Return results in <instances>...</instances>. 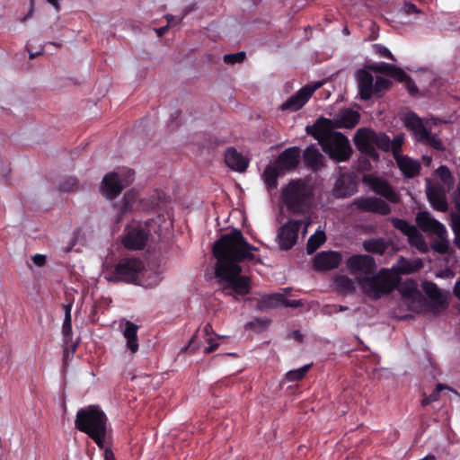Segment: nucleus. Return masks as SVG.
<instances>
[{
  "instance_id": "f257e3e1",
  "label": "nucleus",
  "mask_w": 460,
  "mask_h": 460,
  "mask_svg": "<svg viewBox=\"0 0 460 460\" xmlns=\"http://www.w3.org/2000/svg\"><path fill=\"white\" fill-rule=\"evenodd\" d=\"M259 248L253 246L244 238L241 230L234 228L230 233L223 234L214 244L213 253L217 259L215 267L216 277L224 282L222 292L235 299L248 295L251 291V280L247 276L241 275L240 263L255 259L252 252Z\"/></svg>"
},
{
  "instance_id": "f03ea898",
  "label": "nucleus",
  "mask_w": 460,
  "mask_h": 460,
  "mask_svg": "<svg viewBox=\"0 0 460 460\" xmlns=\"http://www.w3.org/2000/svg\"><path fill=\"white\" fill-rule=\"evenodd\" d=\"M330 119L320 117L313 125H308L305 131L321 145L323 152L337 163L349 159L352 148L348 137L339 131H334Z\"/></svg>"
},
{
  "instance_id": "7ed1b4c3",
  "label": "nucleus",
  "mask_w": 460,
  "mask_h": 460,
  "mask_svg": "<svg viewBox=\"0 0 460 460\" xmlns=\"http://www.w3.org/2000/svg\"><path fill=\"white\" fill-rule=\"evenodd\" d=\"M75 428L86 434L102 449L108 433V418L99 405H88L77 411Z\"/></svg>"
},
{
  "instance_id": "20e7f679",
  "label": "nucleus",
  "mask_w": 460,
  "mask_h": 460,
  "mask_svg": "<svg viewBox=\"0 0 460 460\" xmlns=\"http://www.w3.org/2000/svg\"><path fill=\"white\" fill-rule=\"evenodd\" d=\"M314 190L304 179L291 180L281 191V199L292 214H304L311 208Z\"/></svg>"
},
{
  "instance_id": "39448f33",
  "label": "nucleus",
  "mask_w": 460,
  "mask_h": 460,
  "mask_svg": "<svg viewBox=\"0 0 460 460\" xmlns=\"http://www.w3.org/2000/svg\"><path fill=\"white\" fill-rule=\"evenodd\" d=\"M400 277L396 272L383 268L373 276H365L358 279V283L364 294L373 300L392 293L400 282Z\"/></svg>"
},
{
  "instance_id": "423d86ee",
  "label": "nucleus",
  "mask_w": 460,
  "mask_h": 460,
  "mask_svg": "<svg viewBox=\"0 0 460 460\" xmlns=\"http://www.w3.org/2000/svg\"><path fill=\"white\" fill-rule=\"evenodd\" d=\"M353 140L357 149L374 161L379 159L376 147L385 152H389L391 147V139L386 134L367 128L358 129Z\"/></svg>"
},
{
  "instance_id": "0eeeda50",
  "label": "nucleus",
  "mask_w": 460,
  "mask_h": 460,
  "mask_svg": "<svg viewBox=\"0 0 460 460\" xmlns=\"http://www.w3.org/2000/svg\"><path fill=\"white\" fill-rule=\"evenodd\" d=\"M404 124L407 128L412 131L417 141L422 142L438 151L445 150L441 139L425 127L423 121L416 113L409 112L405 116Z\"/></svg>"
},
{
  "instance_id": "6e6552de",
  "label": "nucleus",
  "mask_w": 460,
  "mask_h": 460,
  "mask_svg": "<svg viewBox=\"0 0 460 460\" xmlns=\"http://www.w3.org/2000/svg\"><path fill=\"white\" fill-rule=\"evenodd\" d=\"M144 270L143 261L136 257L122 258L114 268L110 280L135 283L139 273Z\"/></svg>"
},
{
  "instance_id": "1a4fd4ad",
  "label": "nucleus",
  "mask_w": 460,
  "mask_h": 460,
  "mask_svg": "<svg viewBox=\"0 0 460 460\" xmlns=\"http://www.w3.org/2000/svg\"><path fill=\"white\" fill-rule=\"evenodd\" d=\"M149 236L150 231L146 226L133 223L126 226L122 243L128 250H142L145 248Z\"/></svg>"
},
{
  "instance_id": "9d476101",
  "label": "nucleus",
  "mask_w": 460,
  "mask_h": 460,
  "mask_svg": "<svg viewBox=\"0 0 460 460\" xmlns=\"http://www.w3.org/2000/svg\"><path fill=\"white\" fill-rule=\"evenodd\" d=\"M370 69L375 73L388 75L399 83H402L411 95L418 93V87L411 77L402 68L385 62L376 63L370 66Z\"/></svg>"
},
{
  "instance_id": "9b49d317",
  "label": "nucleus",
  "mask_w": 460,
  "mask_h": 460,
  "mask_svg": "<svg viewBox=\"0 0 460 460\" xmlns=\"http://www.w3.org/2000/svg\"><path fill=\"white\" fill-rule=\"evenodd\" d=\"M134 173L132 170H128L126 180L119 178V174L115 172L107 173L102 181L101 189L102 194L109 199H115L132 181Z\"/></svg>"
},
{
  "instance_id": "f8f14e48",
  "label": "nucleus",
  "mask_w": 460,
  "mask_h": 460,
  "mask_svg": "<svg viewBox=\"0 0 460 460\" xmlns=\"http://www.w3.org/2000/svg\"><path fill=\"white\" fill-rule=\"evenodd\" d=\"M302 224V220H288L279 227L277 239L281 250H290L296 243Z\"/></svg>"
},
{
  "instance_id": "ddd939ff",
  "label": "nucleus",
  "mask_w": 460,
  "mask_h": 460,
  "mask_svg": "<svg viewBox=\"0 0 460 460\" xmlns=\"http://www.w3.org/2000/svg\"><path fill=\"white\" fill-rule=\"evenodd\" d=\"M363 182L367 184L374 192L384 197L389 202L394 204L399 203L400 197L398 193L386 180L373 174H366L363 176Z\"/></svg>"
},
{
  "instance_id": "4468645a",
  "label": "nucleus",
  "mask_w": 460,
  "mask_h": 460,
  "mask_svg": "<svg viewBox=\"0 0 460 460\" xmlns=\"http://www.w3.org/2000/svg\"><path fill=\"white\" fill-rule=\"evenodd\" d=\"M323 85L322 82L313 84H306L302 87L296 93L289 97L281 106L282 110L296 111L300 110L310 99L313 93Z\"/></svg>"
},
{
  "instance_id": "2eb2a0df",
  "label": "nucleus",
  "mask_w": 460,
  "mask_h": 460,
  "mask_svg": "<svg viewBox=\"0 0 460 460\" xmlns=\"http://www.w3.org/2000/svg\"><path fill=\"white\" fill-rule=\"evenodd\" d=\"M356 208L361 211L387 216L391 213L390 206L383 199L376 197H360L354 200Z\"/></svg>"
},
{
  "instance_id": "dca6fc26",
  "label": "nucleus",
  "mask_w": 460,
  "mask_h": 460,
  "mask_svg": "<svg viewBox=\"0 0 460 460\" xmlns=\"http://www.w3.org/2000/svg\"><path fill=\"white\" fill-rule=\"evenodd\" d=\"M347 267L352 273L370 275L376 270L375 259L370 255L355 254L346 261Z\"/></svg>"
},
{
  "instance_id": "f3484780",
  "label": "nucleus",
  "mask_w": 460,
  "mask_h": 460,
  "mask_svg": "<svg viewBox=\"0 0 460 460\" xmlns=\"http://www.w3.org/2000/svg\"><path fill=\"white\" fill-rule=\"evenodd\" d=\"M342 256L335 251H323L318 252L314 259V270L316 271H327L337 269L341 264Z\"/></svg>"
},
{
  "instance_id": "a211bd4d",
  "label": "nucleus",
  "mask_w": 460,
  "mask_h": 460,
  "mask_svg": "<svg viewBox=\"0 0 460 460\" xmlns=\"http://www.w3.org/2000/svg\"><path fill=\"white\" fill-rule=\"evenodd\" d=\"M416 224L423 232H429L438 236L446 234L444 225L432 217L428 211H420L417 214Z\"/></svg>"
},
{
  "instance_id": "6ab92c4d",
  "label": "nucleus",
  "mask_w": 460,
  "mask_h": 460,
  "mask_svg": "<svg viewBox=\"0 0 460 460\" xmlns=\"http://www.w3.org/2000/svg\"><path fill=\"white\" fill-rule=\"evenodd\" d=\"M300 162V149L297 146H292L285 149L276 159L275 164L281 171H290L296 169Z\"/></svg>"
},
{
  "instance_id": "aec40b11",
  "label": "nucleus",
  "mask_w": 460,
  "mask_h": 460,
  "mask_svg": "<svg viewBox=\"0 0 460 460\" xmlns=\"http://www.w3.org/2000/svg\"><path fill=\"white\" fill-rule=\"evenodd\" d=\"M359 121V113L351 109H342L331 119L332 129L352 128Z\"/></svg>"
},
{
  "instance_id": "412c9836",
  "label": "nucleus",
  "mask_w": 460,
  "mask_h": 460,
  "mask_svg": "<svg viewBox=\"0 0 460 460\" xmlns=\"http://www.w3.org/2000/svg\"><path fill=\"white\" fill-rule=\"evenodd\" d=\"M357 190V182L349 173L341 174L335 182L333 194L337 198H347Z\"/></svg>"
},
{
  "instance_id": "4be33fe9",
  "label": "nucleus",
  "mask_w": 460,
  "mask_h": 460,
  "mask_svg": "<svg viewBox=\"0 0 460 460\" xmlns=\"http://www.w3.org/2000/svg\"><path fill=\"white\" fill-rule=\"evenodd\" d=\"M392 225L394 228L401 231L404 235H406L409 239V242L411 244H418L423 243L422 235L420 234L418 229L408 223L404 219L401 218H392Z\"/></svg>"
},
{
  "instance_id": "5701e85b",
  "label": "nucleus",
  "mask_w": 460,
  "mask_h": 460,
  "mask_svg": "<svg viewBox=\"0 0 460 460\" xmlns=\"http://www.w3.org/2000/svg\"><path fill=\"white\" fill-rule=\"evenodd\" d=\"M427 198L432 208L440 212H446L448 209L445 190L442 187L433 186L427 189Z\"/></svg>"
},
{
  "instance_id": "b1692460",
  "label": "nucleus",
  "mask_w": 460,
  "mask_h": 460,
  "mask_svg": "<svg viewBox=\"0 0 460 460\" xmlns=\"http://www.w3.org/2000/svg\"><path fill=\"white\" fill-rule=\"evenodd\" d=\"M423 290L426 295L431 299V309L434 312L443 311L447 308V303L442 297L440 289L433 282H425L423 284Z\"/></svg>"
},
{
  "instance_id": "393cba45",
  "label": "nucleus",
  "mask_w": 460,
  "mask_h": 460,
  "mask_svg": "<svg viewBox=\"0 0 460 460\" xmlns=\"http://www.w3.org/2000/svg\"><path fill=\"white\" fill-rule=\"evenodd\" d=\"M226 164L237 172H244L248 167L247 160L234 147H228L225 153Z\"/></svg>"
},
{
  "instance_id": "a878e982",
  "label": "nucleus",
  "mask_w": 460,
  "mask_h": 460,
  "mask_svg": "<svg viewBox=\"0 0 460 460\" xmlns=\"http://www.w3.org/2000/svg\"><path fill=\"white\" fill-rule=\"evenodd\" d=\"M358 84L360 98L362 100H369L373 95V85H374V78L372 75L361 69L358 72Z\"/></svg>"
},
{
  "instance_id": "bb28decb",
  "label": "nucleus",
  "mask_w": 460,
  "mask_h": 460,
  "mask_svg": "<svg viewBox=\"0 0 460 460\" xmlns=\"http://www.w3.org/2000/svg\"><path fill=\"white\" fill-rule=\"evenodd\" d=\"M395 161L403 176L407 179L416 177L420 172V162L410 158L408 155L399 157Z\"/></svg>"
},
{
  "instance_id": "cd10ccee",
  "label": "nucleus",
  "mask_w": 460,
  "mask_h": 460,
  "mask_svg": "<svg viewBox=\"0 0 460 460\" xmlns=\"http://www.w3.org/2000/svg\"><path fill=\"white\" fill-rule=\"evenodd\" d=\"M323 159L322 154L313 145L306 147L304 151L303 161L305 165L313 172H317L322 168L323 165Z\"/></svg>"
},
{
  "instance_id": "c85d7f7f",
  "label": "nucleus",
  "mask_w": 460,
  "mask_h": 460,
  "mask_svg": "<svg viewBox=\"0 0 460 460\" xmlns=\"http://www.w3.org/2000/svg\"><path fill=\"white\" fill-rule=\"evenodd\" d=\"M62 334L64 337V360L68 357V347H71L72 354L75 351L77 343H72V319L71 315H65L62 325Z\"/></svg>"
},
{
  "instance_id": "c756f323",
  "label": "nucleus",
  "mask_w": 460,
  "mask_h": 460,
  "mask_svg": "<svg viewBox=\"0 0 460 460\" xmlns=\"http://www.w3.org/2000/svg\"><path fill=\"white\" fill-rule=\"evenodd\" d=\"M137 330L138 326L130 321H128L125 324L123 335L127 339V348L135 353L138 349V340H137Z\"/></svg>"
},
{
  "instance_id": "7c9ffc66",
  "label": "nucleus",
  "mask_w": 460,
  "mask_h": 460,
  "mask_svg": "<svg viewBox=\"0 0 460 460\" xmlns=\"http://www.w3.org/2000/svg\"><path fill=\"white\" fill-rule=\"evenodd\" d=\"M283 295L274 293L270 295L262 296L258 301V308L261 311L276 308L282 305Z\"/></svg>"
},
{
  "instance_id": "2f4dec72",
  "label": "nucleus",
  "mask_w": 460,
  "mask_h": 460,
  "mask_svg": "<svg viewBox=\"0 0 460 460\" xmlns=\"http://www.w3.org/2000/svg\"><path fill=\"white\" fill-rule=\"evenodd\" d=\"M280 173L281 170L276 164L266 166L262 177L269 190H274L278 187V178Z\"/></svg>"
},
{
  "instance_id": "473e14b6",
  "label": "nucleus",
  "mask_w": 460,
  "mask_h": 460,
  "mask_svg": "<svg viewBox=\"0 0 460 460\" xmlns=\"http://www.w3.org/2000/svg\"><path fill=\"white\" fill-rule=\"evenodd\" d=\"M326 240L323 231H317L312 234L306 243V252L308 254L314 253Z\"/></svg>"
},
{
  "instance_id": "72a5a7b5",
  "label": "nucleus",
  "mask_w": 460,
  "mask_h": 460,
  "mask_svg": "<svg viewBox=\"0 0 460 460\" xmlns=\"http://www.w3.org/2000/svg\"><path fill=\"white\" fill-rule=\"evenodd\" d=\"M363 248L368 252L383 254L386 250V244L382 238L369 239L364 241Z\"/></svg>"
},
{
  "instance_id": "f704fd0d",
  "label": "nucleus",
  "mask_w": 460,
  "mask_h": 460,
  "mask_svg": "<svg viewBox=\"0 0 460 460\" xmlns=\"http://www.w3.org/2000/svg\"><path fill=\"white\" fill-rule=\"evenodd\" d=\"M334 284L340 292L352 293L355 290L354 281L345 275L337 276Z\"/></svg>"
},
{
  "instance_id": "c9c22d12",
  "label": "nucleus",
  "mask_w": 460,
  "mask_h": 460,
  "mask_svg": "<svg viewBox=\"0 0 460 460\" xmlns=\"http://www.w3.org/2000/svg\"><path fill=\"white\" fill-rule=\"evenodd\" d=\"M310 367H311V364H308L300 368L290 370L285 375V379L288 382L300 381L305 376V375L309 371Z\"/></svg>"
},
{
  "instance_id": "e433bc0d",
  "label": "nucleus",
  "mask_w": 460,
  "mask_h": 460,
  "mask_svg": "<svg viewBox=\"0 0 460 460\" xmlns=\"http://www.w3.org/2000/svg\"><path fill=\"white\" fill-rule=\"evenodd\" d=\"M398 290L402 294V297L406 299L414 300L416 296H420L417 286L413 281H410L401 286Z\"/></svg>"
},
{
  "instance_id": "4c0bfd02",
  "label": "nucleus",
  "mask_w": 460,
  "mask_h": 460,
  "mask_svg": "<svg viewBox=\"0 0 460 460\" xmlns=\"http://www.w3.org/2000/svg\"><path fill=\"white\" fill-rule=\"evenodd\" d=\"M404 142V137L402 135L399 134L396 135L393 140H391V147L390 151L392 152L394 158L396 160L399 157L403 156L401 155L402 153V147Z\"/></svg>"
},
{
  "instance_id": "58836bf2",
  "label": "nucleus",
  "mask_w": 460,
  "mask_h": 460,
  "mask_svg": "<svg viewBox=\"0 0 460 460\" xmlns=\"http://www.w3.org/2000/svg\"><path fill=\"white\" fill-rule=\"evenodd\" d=\"M77 190H79V182L75 177H67L59 184V190L64 192H71Z\"/></svg>"
},
{
  "instance_id": "ea45409f",
  "label": "nucleus",
  "mask_w": 460,
  "mask_h": 460,
  "mask_svg": "<svg viewBox=\"0 0 460 460\" xmlns=\"http://www.w3.org/2000/svg\"><path fill=\"white\" fill-rule=\"evenodd\" d=\"M137 199V192L130 190L127 193H125L123 197V205L121 208V213H126L128 211H130L134 208V203L136 202Z\"/></svg>"
},
{
  "instance_id": "a19ab883",
  "label": "nucleus",
  "mask_w": 460,
  "mask_h": 460,
  "mask_svg": "<svg viewBox=\"0 0 460 460\" xmlns=\"http://www.w3.org/2000/svg\"><path fill=\"white\" fill-rule=\"evenodd\" d=\"M447 385L442 384H438L436 389L429 394L425 395L421 400V405L427 406L433 402H436L439 399V394L442 390L446 389Z\"/></svg>"
},
{
  "instance_id": "79ce46f5",
  "label": "nucleus",
  "mask_w": 460,
  "mask_h": 460,
  "mask_svg": "<svg viewBox=\"0 0 460 460\" xmlns=\"http://www.w3.org/2000/svg\"><path fill=\"white\" fill-rule=\"evenodd\" d=\"M246 54L243 51H240L234 54H226L224 56L223 60L226 64L234 65L242 63L245 59Z\"/></svg>"
},
{
  "instance_id": "37998d69",
  "label": "nucleus",
  "mask_w": 460,
  "mask_h": 460,
  "mask_svg": "<svg viewBox=\"0 0 460 460\" xmlns=\"http://www.w3.org/2000/svg\"><path fill=\"white\" fill-rule=\"evenodd\" d=\"M391 82L384 77H376L373 85V93L389 89Z\"/></svg>"
},
{
  "instance_id": "c03bdc74",
  "label": "nucleus",
  "mask_w": 460,
  "mask_h": 460,
  "mask_svg": "<svg viewBox=\"0 0 460 460\" xmlns=\"http://www.w3.org/2000/svg\"><path fill=\"white\" fill-rule=\"evenodd\" d=\"M374 48L376 49V52L377 54H379L380 56L384 57V58H386L390 60H393V61H395V58L394 57V55L391 53V51L385 48V46L381 45V44H375L374 45Z\"/></svg>"
},
{
  "instance_id": "a18cd8bd",
  "label": "nucleus",
  "mask_w": 460,
  "mask_h": 460,
  "mask_svg": "<svg viewBox=\"0 0 460 460\" xmlns=\"http://www.w3.org/2000/svg\"><path fill=\"white\" fill-rule=\"evenodd\" d=\"M438 172L441 178V180L445 182H447L449 179H451V172L447 166L441 165L438 169Z\"/></svg>"
},
{
  "instance_id": "49530a36",
  "label": "nucleus",
  "mask_w": 460,
  "mask_h": 460,
  "mask_svg": "<svg viewBox=\"0 0 460 460\" xmlns=\"http://www.w3.org/2000/svg\"><path fill=\"white\" fill-rule=\"evenodd\" d=\"M402 9L406 14H412V13H419L420 10L417 8V6L411 3L405 1L402 6Z\"/></svg>"
},
{
  "instance_id": "de8ad7c7",
  "label": "nucleus",
  "mask_w": 460,
  "mask_h": 460,
  "mask_svg": "<svg viewBox=\"0 0 460 460\" xmlns=\"http://www.w3.org/2000/svg\"><path fill=\"white\" fill-rule=\"evenodd\" d=\"M284 305L286 307H292V308H296V307H299L301 305H303V303L301 300H290V299H287L284 296H283V301H282V305Z\"/></svg>"
},
{
  "instance_id": "09e8293b",
  "label": "nucleus",
  "mask_w": 460,
  "mask_h": 460,
  "mask_svg": "<svg viewBox=\"0 0 460 460\" xmlns=\"http://www.w3.org/2000/svg\"><path fill=\"white\" fill-rule=\"evenodd\" d=\"M434 251L439 253H446L448 249V245L446 242H438L433 245Z\"/></svg>"
},
{
  "instance_id": "8fccbe9b",
  "label": "nucleus",
  "mask_w": 460,
  "mask_h": 460,
  "mask_svg": "<svg viewBox=\"0 0 460 460\" xmlns=\"http://www.w3.org/2000/svg\"><path fill=\"white\" fill-rule=\"evenodd\" d=\"M358 163H359L358 169L361 171H367L371 168V164L367 157L360 158L358 160Z\"/></svg>"
},
{
  "instance_id": "3c124183",
  "label": "nucleus",
  "mask_w": 460,
  "mask_h": 460,
  "mask_svg": "<svg viewBox=\"0 0 460 460\" xmlns=\"http://www.w3.org/2000/svg\"><path fill=\"white\" fill-rule=\"evenodd\" d=\"M31 259L32 261L39 267L43 266L46 263V257L42 254H35Z\"/></svg>"
},
{
  "instance_id": "603ef678",
  "label": "nucleus",
  "mask_w": 460,
  "mask_h": 460,
  "mask_svg": "<svg viewBox=\"0 0 460 460\" xmlns=\"http://www.w3.org/2000/svg\"><path fill=\"white\" fill-rule=\"evenodd\" d=\"M165 19H166V22H167V25L169 27H173L175 25H177L178 23H180L182 20H180V18H176L175 16L172 15V14H167L165 16Z\"/></svg>"
},
{
  "instance_id": "864d4df0",
  "label": "nucleus",
  "mask_w": 460,
  "mask_h": 460,
  "mask_svg": "<svg viewBox=\"0 0 460 460\" xmlns=\"http://www.w3.org/2000/svg\"><path fill=\"white\" fill-rule=\"evenodd\" d=\"M34 1H35V0H30V10H29V12L27 13V14H25V15L21 19V22H26L28 19H30V18L32 16L33 12H34Z\"/></svg>"
},
{
  "instance_id": "5fc2aeb1",
  "label": "nucleus",
  "mask_w": 460,
  "mask_h": 460,
  "mask_svg": "<svg viewBox=\"0 0 460 460\" xmlns=\"http://www.w3.org/2000/svg\"><path fill=\"white\" fill-rule=\"evenodd\" d=\"M208 341L209 342V346L205 349V351L207 353H211V352L215 351L218 348V344L216 343V342H213L211 338H208Z\"/></svg>"
},
{
  "instance_id": "6e6d98bb",
  "label": "nucleus",
  "mask_w": 460,
  "mask_h": 460,
  "mask_svg": "<svg viewBox=\"0 0 460 460\" xmlns=\"http://www.w3.org/2000/svg\"><path fill=\"white\" fill-rule=\"evenodd\" d=\"M455 208L456 212H454L453 214L460 215V190L455 197Z\"/></svg>"
},
{
  "instance_id": "4d7b16f0",
  "label": "nucleus",
  "mask_w": 460,
  "mask_h": 460,
  "mask_svg": "<svg viewBox=\"0 0 460 460\" xmlns=\"http://www.w3.org/2000/svg\"><path fill=\"white\" fill-rule=\"evenodd\" d=\"M104 460H116L114 453L109 447L104 450Z\"/></svg>"
},
{
  "instance_id": "13d9d810",
  "label": "nucleus",
  "mask_w": 460,
  "mask_h": 460,
  "mask_svg": "<svg viewBox=\"0 0 460 460\" xmlns=\"http://www.w3.org/2000/svg\"><path fill=\"white\" fill-rule=\"evenodd\" d=\"M454 295L460 300V280H457L453 288Z\"/></svg>"
},
{
  "instance_id": "bf43d9fd",
  "label": "nucleus",
  "mask_w": 460,
  "mask_h": 460,
  "mask_svg": "<svg viewBox=\"0 0 460 460\" xmlns=\"http://www.w3.org/2000/svg\"><path fill=\"white\" fill-rule=\"evenodd\" d=\"M194 6H187L182 10L181 16L180 17V20H183L184 17H186L190 12L194 10Z\"/></svg>"
},
{
  "instance_id": "052dcab7",
  "label": "nucleus",
  "mask_w": 460,
  "mask_h": 460,
  "mask_svg": "<svg viewBox=\"0 0 460 460\" xmlns=\"http://www.w3.org/2000/svg\"><path fill=\"white\" fill-rule=\"evenodd\" d=\"M47 1H48L49 4H50L55 8V10L57 12L60 11L61 6H60L59 2L61 0H47Z\"/></svg>"
},
{
  "instance_id": "680f3d73",
  "label": "nucleus",
  "mask_w": 460,
  "mask_h": 460,
  "mask_svg": "<svg viewBox=\"0 0 460 460\" xmlns=\"http://www.w3.org/2000/svg\"><path fill=\"white\" fill-rule=\"evenodd\" d=\"M169 26L166 25V26H164V27H161L159 29H156V33L159 37H162L163 35H164L168 30Z\"/></svg>"
},
{
  "instance_id": "e2e57ef3",
  "label": "nucleus",
  "mask_w": 460,
  "mask_h": 460,
  "mask_svg": "<svg viewBox=\"0 0 460 460\" xmlns=\"http://www.w3.org/2000/svg\"><path fill=\"white\" fill-rule=\"evenodd\" d=\"M203 332L206 336H208L212 332V325L210 323H207L203 328Z\"/></svg>"
},
{
  "instance_id": "0e129e2a",
  "label": "nucleus",
  "mask_w": 460,
  "mask_h": 460,
  "mask_svg": "<svg viewBox=\"0 0 460 460\" xmlns=\"http://www.w3.org/2000/svg\"><path fill=\"white\" fill-rule=\"evenodd\" d=\"M292 335H293L294 339H296V341H303V335L300 333L299 331H294L292 332Z\"/></svg>"
},
{
  "instance_id": "69168bd1",
  "label": "nucleus",
  "mask_w": 460,
  "mask_h": 460,
  "mask_svg": "<svg viewBox=\"0 0 460 460\" xmlns=\"http://www.w3.org/2000/svg\"><path fill=\"white\" fill-rule=\"evenodd\" d=\"M27 50H28V52L30 54V58L31 59L36 58L37 56H39V55H40L42 53V49L40 51H38V52H35V53L31 52L30 48H29V46H27Z\"/></svg>"
},
{
  "instance_id": "338daca9",
  "label": "nucleus",
  "mask_w": 460,
  "mask_h": 460,
  "mask_svg": "<svg viewBox=\"0 0 460 460\" xmlns=\"http://www.w3.org/2000/svg\"><path fill=\"white\" fill-rule=\"evenodd\" d=\"M194 343H195V336H193L191 338V340L189 341L187 349H190L193 350L195 349Z\"/></svg>"
},
{
  "instance_id": "774afa93",
  "label": "nucleus",
  "mask_w": 460,
  "mask_h": 460,
  "mask_svg": "<svg viewBox=\"0 0 460 460\" xmlns=\"http://www.w3.org/2000/svg\"><path fill=\"white\" fill-rule=\"evenodd\" d=\"M65 315H71V305H64Z\"/></svg>"
}]
</instances>
